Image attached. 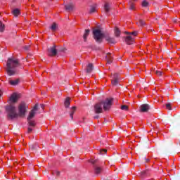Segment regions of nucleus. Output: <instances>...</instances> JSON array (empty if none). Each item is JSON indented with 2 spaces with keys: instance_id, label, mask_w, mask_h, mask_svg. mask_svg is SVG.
<instances>
[{
  "instance_id": "obj_1",
  "label": "nucleus",
  "mask_w": 180,
  "mask_h": 180,
  "mask_svg": "<svg viewBox=\"0 0 180 180\" xmlns=\"http://www.w3.org/2000/svg\"><path fill=\"white\" fill-rule=\"evenodd\" d=\"M6 72L10 77L16 74V68L19 67V60L15 58H8L6 63Z\"/></svg>"
},
{
  "instance_id": "obj_2",
  "label": "nucleus",
  "mask_w": 180,
  "mask_h": 180,
  "mask_svg": "<svg viewBox=\"0 0 180 180\" xmlns=\"http://www.w3.org/2000/svg\"><path fill=\"white\" fill-rule=\"evenodd\" d=\"M112 102L113 98H107L104 101L96 103L94 105L95 113H102V112H103V109L104 110H109V109H110V106H112Z\"/></svg>"
},
{
  "instance_id": "obj_3",
  "label": "nucleus",
  "mask_w": 180,
  "mask_h": 180,
  "mask_svg": "<svg viewBox=\"0 0 180 180\" xmlns=\"http://www.w3.org/2000/svg\"><path fill=\"white\" fill-rule=\"evenodd\" d=\"M37 110H39V105L35 104L31 111L29 112V115L27 117V122L29 124L28 127V133H32L33 131V128L36 126V121L33 120V117L36 116V113H37Z\"/></svg>"
},
{
  "instance_id": "obj_4",
  "label": "nucleus",
  "mask_w": 180,
  "mask_h": 180,
  "mask_svg": "<svg viewBox=\"0 0 180 180\" xmlns=\"http://www.w3.org/2000/svg\"><path fill=\"white\" fill-rule=\"evenodd\" d=\"M6 112H7V116L8 119L12 120L13 119H16L18 117V112H16V107L12 105L6 106Z\"/></svg>"
},
{
  "instance_id": "obj_5",
  "label": "nucleus",
  "mask_w": 180,
  "mask_h": 180,
  "mask_svg": "<svg viewBox=\"0 0 180 180\" xmlns=\"http://www.w3.org/2000/svg\"><path fill=\"white\" fill-rule=\"evenodd\" d=\"M93 34L94 39L96 40V41H97V43H101L105 36L103 33H102V31H101V30H94L93 31Z\"/></svg>"
},
{
  "instance_id": "obj_6",
  "label": "nucleus",
  "mask_w": 180,
  "mask_h": 180,
  "mask_svg": "<svg viewBox=\"0 0 180 180\" xmlns=\"http://www.w3.org/2000/svg\"><path fill=\"white\" fill-rule=\"evenodd\" d=\"M128 34L125 39V41L127 44H133L134 41V38L133 36H137V31L133 32H126Z\"/></svg>"
},
{
  "instance_id": "obj_7",
  "label": "nucleus",
  "mask_w": 180,
  "mask_h": 180,
  "mask_svg": "<svg viewBox=\"0 0 180 180\" xmlns=\"http://www.w3.org/2000/svg\"><path fill=\"white\" fill-rule=\"evenodd\" d=\"M27 109V105L25 102H22L18 105V112L20 116H25L26 115V110Z\"/></svg>"
},
{
  "instance_id": "obj_8",
  "label": "nucleus",
  "mask_w": 180,
  "mask_h": 180,
  "mask_svg": "<svg viewBox=\"0 0 180 180\" xmlns=\"http://www.w3.org/2000/svg\"><path fill=\"white\" fill-rule=\"evenodd\" d=\"M18 99H19V94L16 93H13L10 97L9 101L10 102H11V103H15V102H18Z\"/></svg>"
},
{
  "instance_id": "obj_9",
  "label": "nucleus",
  "mask_w": 180,
  "mask_h": 180,
  "mask_svg": "<svg viewBox=\"0 0 180 180\" xmlns=\"http://www.w3.org/2000/svg\"><path fill=\"white\" fill-rule=\"evenodd\" d=\"M49 56H56L57 49H56V46H53L48 49Z\"/></svg>"
},
{
  "instance_id": "obj_10",
  "label": "nucleus",
  "mask_w": 180,
  "mask_h": 180,
  "mask_svg": "<svg viewBox=\"0 0 180 180\" xmlns=\"http://www.w3.org/2000/svg\"><path fill=\"white\" fill-rule=\"evenodd\" d=\"M150 105L148 104H143L140 106V111L143 112H148Z\"/></svg>"
},
{
  "instance_id": "obj_11",
  "label": "nucleus",
  "mask_w": 180,
  "mask_h": 180,
  "mask_svg": "<svg viewBox=\"0 0 180 180\" xmlns=\"http://www.w3.org/2000/svg\"><path fill=\"white\" fill-rule=\"evenodd\" d=\"M112 78H113V79L112 80V85H117V84H119V77L117 76V74H115Z\"/></svg>"
},
{
  "instance_id": "obj_12",
  "label": "nucleus",
  "mask_w": 180,
  "mask_h": 180,
  "mask_svg": "<svg viewBox=\"0 0 180 180\" xmlns=\"http://www.w3.org/2000/svg\"><path fill=\"white\" fill-rule=\"evenodd\" d=\"M105 40L108 43H111V44H115V43H116V41L115 40V38H112L109 36L105 37Z\"/></svg>"
},
{
  "instance_id": "obj_13",
  "label": "nucleus",
  "mask_w": 180,
  "mask_h": 180,
  "mask_svg": "<svg viewBox=\"0 0 180 180\" xmlns=\"http://www.w3.org/2000/svg\"><path fill=\"white\" fill-rule=\"evenodd\" d=\"M93 70H94V65L92 63H89L86 69V72H92Z\"/></svg>"
},
{
  "instance_id": "obj_14",
  "label": "nucleus",
  "mask_w": 180,
  "mask_h": 180,
  "mask_svg": "<svg viewBox=\"0 0 180 180\" xmlns=\"http://www.w3.org/2000/svg\"><path fill=\"white\" fill-rule=\"evenodd\" d=\"M50 29L52 32H56L58 29V25L56 22H53L50 27Z\"/></svg>"
},
{
  "instance_id": "obj_15",
  "label": "nucleus",
  "mask_w": 180,
  "mask_h": 180,
  "mask_svg": "<svg viewBox=\"0 0 180 180\" xmlns=\"http://www.w3.org/2000/svg\"><path fill=\"white\" fill-rule=\"evenodd\" d=\"M104 11L105 13H108L110 11V5L108 3L104 4Z\"/></svg>"
},
{
  "instance_id": "obj_16",
  "label": "nucleus",
  "mask_w": 180,
  "mask_h": 180,
  "mask_svg": "<svg viewBox=\"0 0 180 180\" xmlns=\"http://www.w3.org/2000/svg\"><path fill=\"white\" fill-rule=\"evenodd\" d=\"M66 11H72L74 9V4H69L65 6Z\"/></svg>"
},
{
  "instance_id": "obj_17",
  "label": "nucleus",
  "mask_w": 180,
  "mask_h": 180,
  "mask_svg": "<svg viewBox=\"0 0 180 180\" xmlns=\"http://www.w3.org/2000/svg\"><path fill=\"white\" fill-rule=\"evenodd\" d=\"M89 30H86L84 32V34L83 35V39L84 41H86V39L88 38V36H89Z\"/></svg>"
},
{
  "instance_id": "obj_18",
  "label": "nucleus",
  "mask_w": 180,
  "mask_h": 180,
  "mask_svg": "<svg viewBox=\"0 0 180 180\" xmlns=\"http://www.w3.org/2000/svg\"><path fill=\"white\" fill-rule=\"evenodd\" d=\"M105 58L108 64H110L112 63V56H110V53H107Z\"/></svg>"
},
{
  "instance_id": "obj_19",
  "label": "nucleus",
  "mask_w": 180,
  "mask_h": 180,
  "mask_svg": "<svg viewBox=\"0 0 180 180\" xmlns=\"http://www.w3.org/2000/svg\"><path fill=\"white\" fill-rule=\"evenodd\" d=\"M75 110H77L76 107H72L71 108L70 114V116L71 119H74V113H75Z\"/></svg>"
},
{
  "instance_id": "obj_20",
  "label": "nucleus",
  "mask_w": 180,
  "mask_h": 180,
  "mask_svg": "<svg viewBox=\"0 0 180 180\" xmlns=\"http://www.w3.org/2000/svg\"><path fill=\"white\" fill-rule=\"evenodd\" d=\"M9 84L11 85H18V84H19V79H16L15 80H10L9 81Z\"/></svg>"
},
{
  "instance_id": "obj_21",
  "label": "nucleus",
  "mask_w": 180,
  "mask_h": 180,
  "mask_svg": "<svg viewBox=\"0 0 180 180\" xmlns=\"http://www.w3.org/2000/svg\"><path fill=\"white\" fill-rule=\"evenodd\" d=\"M12 13L14 15V16H18V15H20V11H19L18 8H15L13 10Z\"/></svg>"
},
{
  "instance_id": "obj_22",
  "label": "nucleus",
  "mask_w": 180,
  "mask_h": 180,
  "mask_svg": "<svg viewBox=\"0 0 180 180\" xmlns=\"http://www.w3.org/2000/svg\"><path fill=\"white\" fill-rule=\"evenodd\" d=\"M71 105V102L70 101V98H67L65 101V108H68Z\"/></svg>"
},
{
  "instance_id": "obj_23",
  "label": "nucleus",
  "mask_w": 180,
  "mask_h": 180,
  "mask_svg": "<svg viewBox=\"0 0 180 180\" xmlns=\"http://www.w3.org/2000/svg\"><path fill=\"white\" fill-rule=\"evenodd\" d=\"M115 35L116 37H119V36H120V30L117 27L115 28Z\"/></svg>"
},
{
  "instance_id": "obj_24",
  "label": "nucleus",
  "mask_w": 180,
  "mask_h": 180,
  "mask_svg": "<svg viewBox=\"0 0 180 180\" xmlns=\"http://www.w3.org/2000/svg\"><path fill=\"white\" fill-rule=\"evenodd\" d=\"M101 172H102V168H101L99 167H95V173L96 174H101Z\"/></svg>"
},
{
  "instance_id": "obj_25",
  "label": "nucleus",
  "mask_w": 180,
  "mask_h": 180,
  "mask_svg": "<svg viewBox=\"0 0 180 180\" xmlns=\"http://www.w3.org/2000/svg\"><path fill=\"white\" fill-rule=\"evenodd\" d=\"M96 11V5L92 6L90 8V13H94Z\"/></svg>"
},
{
  "instance_id": "obj_26",
  "label": "nucleus",
  "mask_w": 180,
  "mask_h": 180,
  "mask_svg": "<svg viewBox=\"0 0 180 180\" xmlns=\"http://www.w3.org/2000/svg\"><path fill=\"white\" fill-rule=\"evenodd\" d=\"M129 9L131 11L134 10V3H133V1H129Z\"/></svg>"
},
{
  "instance_id": "obj_27",
  "label": "nucleus",
  "mask_w": 180,
  "mask_h": 180,
  "mask_svg": "<svg viewBox=\"0 0 180 180\" xmlns=\"http://www.w3.org/2000/svg\"><path fill=\"white\" fill-rule=\"evenodd\" d=\"M137 25L139 26H144L146 25V22L143 20H139L137 22Z\"/></svg>"
},
{
  "instance_id": "obj_28",
  "label": "nucleus",
  "mask_w": 180,
  "mask_h": 180,
  "mask_svg": "<svg viewBox=\"0 0 180 180\" xmlns=\"http://www.w3.org/2000/svg\"><path fill=\"white\" fill-rule=\"evenodd\" d=\"M5 30V25L0 21V32H4Z\"/></svg>"
},
{
  "instance_id": "obj_29",
  "label": "nucleus",
  "mask_w": 180,
  "mask_h": 180,
  "mask_svg": "<svg viewBox=\"0 0 180 180\" xmlns=\"http://www.w3.org/2000/svg\"><path fill=\"white\" fill-rule=\"evenodd\" d=\"M142 6H143V8H147V6H148V2L146 0H144L142 2Z\"/></svg>"
},
{
  "instance_id": "obj_30",
  "label": "nucleus",
  "mask_w": 180,
  "mask_h": 180,
  "mask_svg": "<svg viewBox=\"0 0 180 180\" xmlns=\"http://www.w3.org/2000/svg\"><path fill=\"white\" fill-rule=\"evenodd\" d=\"M155 74H156V75H158V77H161V75H162V72H161L160 70H156Z\"/></svg>"
},
{
  "instance_id": "obj_31",
  "label": "nucleus",
  "mask_w": 180,
  "mask_h": 180,
  "mask_svg": "<svg viewBox=\"0 0 180 180\" xmlns=\"http://www.w3.org/2000/svg\"><path fill=\"white\" fill-rule=\"evenodd\" d=\"M121 109L122 110H127L129 108L127 107V105H122Z\"/></svg>"
},
{
  "instance_id": "obj_32",
  "label": "nucleus",
  "mask_w": 180,
  "mask_h": 180,
  "mask_svg": "<svg viewBox=\"0 0 180 180\" xmlns=\"http://www.w3.org/2000/svg\"><path fill=\"white\" fill-rule=\"evenodd\" d=\"M166 108L167 109H168L169 110H171V104L170 103H167L166 104Z\"/></svg>"
},
{
  "instance_id": "obj_33",
  "label": "nucleus",
  "mask_w": 180,
  "mask_h": 180,
  "mask_svg": "<svg viewBox=\"0 0 180 180\" xmlns=\"http://www.w3.org/2000/svg\"><path fill=\"white\" fill-rule=\"evenodd\" d=\"M106 149H103V150H100V154H105V153H106Z\"/></svg>"
},
{
  "instance_id": "obj_34",
  "label": "nucleus",
  "mask_w": 180,
  "mask_h": 180,
  "mask_svg": "<svg viewBox=\"0 0 180 180\" xmlns=\"http://www.w3.org/2000/svg\"><path fill=\"white\" fill-rule=\"evenodd\" d=\"M146 175H147V172L146 171L141 172V176H144Z\"/></svg>"
},
{
  "instance_id": "obj_35",
  "label": "nucleus",
  "mask_w": 180,
  "mask_h": 180,
  "mask_svg": "<svg viewBox=\"0 0 180 180\" xmlns=\"http://www.w3.org/2000/svg\"><path fill=\"white\" fill-rule=\"evenodd\" d=\"M55 175H56L57 176H58L60 175V172L58 171H55Z\"/></svg>"
},
{
  "instance_id": "obj_36",
  "label": "nucleus",
  "mask_w": 180,
  "mask_h": 180,
  "mask_svg": "<svg viewBox=\"0 0 180 180\" xmlns=\"http://www.w3.org/2000/svg\"><path fill=\"white\" fill-rule=\"evenodd\" d=\"M25 50H29V46H25Z\"/></svg>"
},
{
  "instance_id": "obj_37",
  "label": "nucleus",
  "mask_w": 180,
  "mask_h": 180,
  "mask_svg": "<svg viewBox=\"0 0 180 180\" xmlns=\"http://www.w3.org/2000/svg\"><path fill=\"white\" fill-rule=\"evenodd\" d=\"M91 162H92V164H95V160H91Z\"/></svg>"
},
{
  "instance_id": "obj_38",
  "label": "nucleus",
  "mask_w": 180,
  "mask_h": 180,
  "mask_svg": "<svg viewBox=\"0 0 180 180\" xmlns=\"http://www.w3.org/2000/svg\"><path fill=\"white\" fill-rule=\"evenodd\" d=\"M150 161V159H146V162H148Z\"/></svg>"
},
{
  "instance_id": "obj_39",
  "label": "nucleus",
  "mask_w": 180,
  "mask_h": 180,
  "mask_svg": "<svg viewBox=\"0 0 180 180\" xmlns=\"http://www.w3.org/2000/svg\"><path fill=\"white\" fill-rule=\"evenodd\" d=\"M98 117H99L98 116H96L94 117V119H98Z\"/></svg>"
},
{
  "instance_id": "obj_40",
  "label": "nucleus",
  "mask_w": 180,
  "mask_h": 180,
  "mask_svg": "<svg viewBox=\"0 0 180 180\" xmlns=\"http://www.w3.org/2000/svg\"><path fill=\"white\" fill-rule=\"evenodd\" d=\"M30 148H34V147H33V146H30Z\"/></svg>"
},
{
  "instance_id": "obj_41",
  "label": "nucleus",
  "mask_w": 180,
  "mask_h": 180,
  "mask_svg": "<svg viewBox=\"0 0 180 180\" xmlns=\"http://www.w3.org/2000/svg\"><path fill=\"white\" fill-rule=\"evenodd\" d=\"M134 1H137V0H134Z\"/></svg>"
},
{
  "instance_id": "obj_42",
  "label": "nucleus",
  "mask_w": 180,
  "mask_h": 180,
  "mask_svg": "<svg viewBox=\"0 0 180 180\" xmlns=\"http://www.w3.org/2000/svg\"><path fill=\"white\" fill-rule=\"evenodd\" d=\"M0 96H1V93H0Z\"/></svg>"
}]
</instances>
